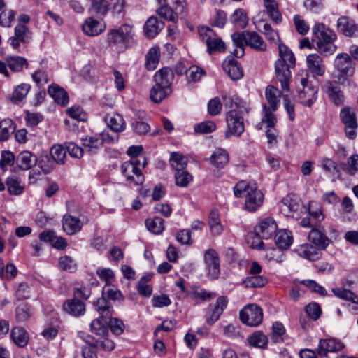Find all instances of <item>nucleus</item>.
<instances>
[{
	"instance_id": "obj_61",
	"label": "nucleus",
	"mask_w": 358,
	"mask_h": 358,
	"mask_svg": "<svg viewBox=\"0 0 358 358\" xmlns=\"http://www.w3.org/2000/svg\"><path fill=\"white\" fill-rule=\"evenodd\" d=\"M32 315L31 308L27 305L18 306L15 310V318L18 322L27 321Z\"/></svg>"
},
{
	"instance_id": "obj_35",
	"label": "nucleus",
	"mask_w": 358,
	"mask_h": 358,
	"mask_svg": "<svg viewBox=\"0 0 358 358\" xmlns=\"http://www.w3.org/2000/svg\"><path fill=\"white\" fill-rule=\"evenodd\" d=\"M104 138L102 135L87 136L82 138L83 145L86 151L94 153L103 145Z\"/></svg>"
},
{
	"instance_id": "obj_60",
	"label": "nucleus",
	"mask_w": 358,
	"mask_h": 358,
	"mask_svg": "<svg viewBox=\"0 0 358 358\" xmlns=\"http://www.w3.org/2000/svg\"><path fill=\"white\" fill-rule=\"evenodd\" d=\"M282 248H271L266 250L265 258L268 261H273L278 263H281L284 261L285 255Z\"/></svg>"
},
{
	"instance_id": "obj_38",
	"label": "nucleus",
	"mask_w": 358,
	"mask_h": 358,
	"mask_svg": "<svg viewBox=\"0 0 358 358\" xmlns=\"http://www.w3.org/2000/svg\"><path fill=\"white\" fill-rule=\"evenodd\" d=\"M48 93L58 104L66 106L69 102L67 92L57 85H50L48 87Z\"/></svg>"
},
{
	"instance_id": "obj_63",
	"label": "nucleus",
	"mask_w": 358,
	"mask_h": 358,
	"mask_svg": "<svg viewBox=\"0 0 358 358\" xmlns=\"http://www.w3.org/2000/svg\"><path fill=\"white\" fill-rule=\"evenodd\" d=\"M267 280L265 278L261 275H252L248 277L244 281L243 284L245 287H261L266 285Z\"/></svg>"
},
{
	"instance_id": "obj_51",
	"label": "nucleus",
	"mask_w": 358,
	"mask_h": 358,
	"mask_svg": "<svg viewBox=\"0 0 358 358\" xmlns=\"http://www.w3.org/2000/svg\"><path fill=\"white\" fill-rule=\"evenodd\" d=\"M6 185L8 192L11 195H20L24 191V185L21 184V180L17 177H8L6 179Z\"/></svg>"
},
{
	"instance_id": "obj_13",
	"label": "nucleus",
	"mask_w": 358,
	"mask_h": 358,
	"mask_svg": "<svg viewBox=\"0 0 358 358\" xmlns=\"http://www.w3.org/2000/svg\"><path fill=\"white\" fill-rule=\"evenodd\" d=\"M278 225L275 221L271 217L262 220L255 227V233L261 238L268 239L276 232Z\"/></svg>"
},
{
	"instance_id": "obj_47",
	"label": "nucleus",
	"mask_w": 358,
	"mask_h": 358,
	"mask_svg": "<svg viewBox=\"0 0 358 358\" xmlns=\"http://www.w3.org/2000/svg\"><path fill=\"white\" fill-rule=\"evenodd\" d=\"M187 295L196 303L208 301L215 297V294L212 292L205 289L199 290L195 287H193L191 290H188Z\"/></svg>"
},
{
	"instance_id": "obj_32",
	"label": "nucleus",
	"mask_w": 358,
	"mask_h": 358,
	"mask_svg": "<svg viewBox=\"0 0 358 358\" xmlns=\"http://www.w3.org/2000/svg\"><path fill=\"white\" fill-rule=\"evenodd\" d=\"M210 163L217 169H223L229 161V155L226 150L217 148L210 157Z\"/></svg>"
},
{
	"instance_id": "obj_49",
	"label": "nucleus",
	"mask_w": 358,
	"mask_h": 358,
	"mask_svg": "<svg viewBox=\"0 0 358 358\" xmlns=\"http://www.w3.org/2000/svg\"><path fill=\"white\" fill-rule=\"evenodd\" d=\"M171 167L176 171L185 169L187 165L188 159L182 154L176 152L171 155L169 159Z\"/></svg>"
},
{
	"instance_id": "obj_59",
	"label": "nucleus",
	"mask_w": 358,
	"mask_h": 358,
	"mask_svg": "<svg viewBox=\"0 0 358 358\" xmlns=\"http://www.w3.org/2000/svg\"><path fill=\"white\" fill-rule=\"evenodd\" d=\"M90 10L101 16H105L109 10L106 0H90Z\"/></svg>"
},
{
	"instance_id": "obj_14",
	"label": "nucleus",
	"mask_w": 358,
	"mask_h": 358,
	"mask_svg": "<svg viewBox=\"0 0 358 358\" xmlns=\"http://www.w3.org/2000/svg\"><path fill=\"white\" fill-rule=\"evenodd\" d=\"M306 66L308 69L314 75L323 76L326 72V65L324 59L317 53L307 55Z\"/></svg>"
},
{
	"instance_id": "obj_50",
	"label": "nucleus",
	"mask_w": 358,
	"mask_h": 358,
	"mask_svg": "<svg viewBox=\"0 0 358 358\" xmlns=\"http://www.w3.org/2000/svg\"><path fill=\"white\" fill-rule=\"evenodd\" d=\"M208 223L212 234L214 236L220 235L222 231V227L220 222V214L217 210H212L209 215Z\"/></svg>"
},
{
	"instance_id": "obj_31",
	"label": "nucleus",
	"mask_w": 358,
	"mask_h": 358,
	"mask_svg": "<svg viewBox=\"0 0 358 358\" xmlns=\"http://www.w3.org/2000/svg\"><path fill=\"white\" fill-rule=\"evenodd\" d=\"M164 23L155 17H150L144 25V34L147 38L155 37L163 29Z\"/></svg>"
},
{
	"instance_id": "obj_10",
	"label": "nucleus",
	"mask_w": 358,
	"mask_h": 358,
	"mask_svg": "<svg viewBox=\"0 0 358 358\" xmlns=\"http://www.w3.org/2000/svg\"><path fill=\"white\" fill-rule=\"evenodd\" d=\"M308 238L320 250H325L331 243V240L326 234L324 227L320 223L315 222Z\"/></svg>"
},
{
	"instance_id": "obj_34",
	"label": "nucleus",
	"mask_w": 358,
	"mask_h": 358,
	"mask_svg": "<svg viewBox=\"0 0 358 358\" xmlns=\"http://www.w3.org/2000/svg\"><path fill=\"white\" fill-rule=\"evenodd\" d=\"M10 337L14 343L20 348L25 347L29 339L28 333L21 327H13L10 332Z\"/></svg>"
},
{
	"instance_id": "obj_25",
	"label": "nucleus",
	"mask_w": 358,
	"mask_h": 358,
	"mask_svg": "<svg viewBox=\"0 0 358 358\" xmlns=\"http://www.w3.org/2000/svg\"><path fill=\"white\" fill-rule=\"evenodd\" d=\"M227 303L228 301L226 297H219L217 299L214 307L206 316V322L209 324H213L217 321L226 308Z\"/></svg>"
},
{
	"instance_id": "obj_55",
	"label": "nucleus",
	"mask_w": 358,
	"mask_h": 358,
	"mask_svg": "<svg viewBox=\"0 0 358 358\" xmlns=\"http://www.w3.org/2000/svg\"><path fill=\"white\" fill-rule=\"evenodd\" d=\"M271 108L268 107L266 105L263 106L262 123L266 124L267 127H274L277 123V118L273 114Z\"/></svg>"
},
{
	"instance_id": "obj_26",
	"label": "nucleus",
	"mask_w": 358,
	"mask_h": 358,
	"mask_svg": "<svg viewBox=\"0 0 358 358\" xmlns=\"http://www.w3.org/2000/svg\"><path fill=\"white\" fill-rule=\"evenodd\" d=\"M106 25L102 21L93 17L87 18L83 25V31L92 36H97L104 31Z\"/></svg>"
},
{
	"instance_id": "obj_28",
	"label": "nucleus",
	"mask_w": 358,
	"mask_h": 358,
	"mask_svg": "<svg viewBox=\"0 0 358 358\" xmlns=\"http://www.w3.org/2000/svg\"><path fill=\"white\" fill-rule=\"evenodd\" d=\"M37 163V157L29 151L24 150L17 157V164L22 170H29Z\"/></svg>"
},
{
	"instance_id": "obj_2",
	"label": "nucleus",
	"mask_w": 358,
	"mask_h": 358,
	"mask_svg": "<svg viewBox=\"0 0 358 358\" xmlns=\"http://www.w3.org/2000/svg\"><path fill=\"white\" fill-rule=\"evenodd\" d=\"M225 107L230 108L226 116L227 129L224 135L227 138L231 136H239L244 131L243 118L242 113L245 110L241 105V101L236 96L229 97L225 103Z\"/></svg>"
},
{
	"instance_id": "obj_5",
	"label": "nucleus",
	"mask_w": 358,
	"mask_h": 358,
	"mask_svg": "<svg viewBox=\"0 0 358 358\" xmlns=\"http://www.w3.org/2000/svg\"><path fill=\"white\" fill-rule=\"evenodd\" d=\"M301 76L300 77L298 75L296 77L301 86V88L299 87L298 90L299 98L303 106L310 107L317 99L318 89L309 82L307 71H303Z\"/></svg>"
},
{
	"instance_id": "obj_45",
	"label": "nucleus",
	"mask_w": 358,
	"mask_h": 358,
	"mask_svg": "<svg viewBox=\"0 0 358 358\" xmlns=\"http://www.w3.org/2000/svg\"><path fill=\"white\" fill-rule=\"evenodd\" d=\"M108 319H102L99 317L94 320L90 324L91 331L101 337H104L108 335Z\"/></svg>"
},
{
	"instance_id": "obj_23",
	"label": "nucleus",
	"mask_w": 358,
	"mask_h": 358,
	"mask_svg": "<svg viewBox=\"0 0 358 358\" xmlns=\"http://www.w3.org/2000/svg\"><path fill=\"white\" fill-rule=\"evenodd\" d=\"M295 252L299 256L309 261H316L321 257V253L315 245L309 243L299 245Z\"/></svg>"
},
{
	"instance_id": "obj_6",
	"label": "nucleus",
	"mask_w": 358,
	"mask_h": 358,
	"mask_svg": "<svg viewBox=\"0 0 358 358\" xmlns=\"http://www.w3.org/2000/svg\"><path fill=\"white\" fill-rule=\"evenodd\" d=\"M132 27L123 24L117 29H113L107 34L106 41L110 46L127 48L132 38Z\"/></svg>"
},
{
	"instance_id": "obj_37",
	"label": "nucleus",
	"mask_w": 358,
	"mask_h": 358,
	"mask_svg": "<svg viewBox=\"0 0 358 358\" xmlns=\"http://www.w3.org/2000/svg\"><path fill=\"white\" fill-rule=\"evenodd\" d=\"M157 2L160 5L157 10L158 15L170 22H176L178 18V13H179L176 10L173 11L167 4L166 0H157Z\"/></svg>"
},
{
	"instance_id": "obj_9",
	"label": "nucleus",
	"mask_w": 358,
	"mask_h": 358,
	"mask_svg": "<svg viewBox=\"0 0 358 358\" xmlns=\"http://www.w3.org/2000/svg\"><path fill=\"white\" fill-rule=\"evenodd\" d=\"M262 310L256 305H248L240 311V320L243 324L248 326H258L262 323Z\"/></svg>"
},
{
	"instance_id": "obj_58",
	"label": "nucleus",
	"mask_w": 358,
	"mask_h": 358,
	"mask_svg": "<svg viewBox=\"0 0 358 358\" xmlns=\"http://www.w3.org/2000/svg\"><path fill=\"white\" fill-rule=\"evenodd\" d=\"M145 224L148 229L153 234H159L164 230V220L159 217L146 220Z\"/></svg>"
},
{
	"instance_id": "obj_8",
	"label": "nucleus",
	"mask_w": 358,
	"mask_h": 358,
	"mask_svg": "<svg viewBox=\"0 0 358 358\" xmlns=\"http://www.w3.org/2000/svg\"><path fill=\"white\" fill-rule=\"evenodd\" d=\"M333 66L343 77H352L355 73V63L348 53L341 52L336 55Z\"/></svg>"
},
{
	"instance_id": "obj_43",
	"label": "nucleus",
	"mask_w": 358,
	"mask_h": 358,
	"mask_svg": "<svg viewBox=\"0 0 358 358\" xmlns=\"http://www.w3.org/2000/svg\"><path fill=\"white\" fill-rule=\"evenodd\" d=\"M9 69L14 72H20L24 68L27 69L29 63L24 57L20 56H10L6 59Z\"/></svg>"
},
{
	"instance_id": "obj_12",
	"label": "nucleus",
	"mask_w": 358,
	"mask_h": 358,
	"mask_svg": "<svg viewBox=\"0 0 358 358\" xmlns=\"http://www.w3.org/2000/svg\"><path fill=\"white\" fill-rule=\"evenodd\" d=\"M292 66H289L275 62V75L278 81L280 83L283 90L289 91V84L292 78L290 69Z\"/></svg>"
},
{
	"instance_id": "obj_4",
	"label": "nucleus",
	"mask_w": 358,
	"mask_h": 358,
	"mask_svg": "<svg viewBox=\"0 0 358 358\" xmlns=\"http://www.w3.org/2000/svg\"><path fill=\"white\" fill-rule=\"evenodd\" d=\"M141 158L142 161L140 159H131L122 164V172L129 185H141L145 180L141 171L145 168L147 162L144 157H141Z\"/></svg>"
},
{
	"instance_id": "obj_16",
	"label": "nucleus",
	"mask_w": 358,
	"mask_h": 358,
	"mask_svg": "<svg viewBox=\"0 0 358 358\" xmlns=\"http://www.w3.org/2000/svg\"><path fill=\"white\" fill-rule=\"evenodd\" d=\"M344 344L336 338L320 339L317 350V354L321 357H327V352H334L341 350Z\"/></svg>"
},
{
	"instance_id": "obj_56",
	"label": "nucleus",
	"mask_w": 358,
	"mask_h": 358,
	"mask_svg": "<svg viewBox=\"0 0 358 358\" xmlns=\"http://www.w3.org/2000/svg\"><path fill=\"white\" fill-rule=\"evenodd\" d=\"M332 292L336 296L341 299L350 301L355 303H358V296L349 289L337 287L332 289Z\"/></svg>"
},
{
	"instance_id": "obj_21",
	"label": "nucleus",
	"mask_w": 358,
	"mask_h": 358,
	"mask_svg": "<svg viewBox=\"0 0 358 358\" xmlns=\"http://www.w3.org/2000/svg\"><path fill=\"white\" fill-rule=\"evenodd\" d=\"M83 227L81 220L69 214L64 215L62 219V229L68 235H73L79 232Z\"/></svg>"
},
{
	"instance_id": "obj_15",
	"label": "nucleus",
	"mask_w": 358,
	"mask_h": 358,
	"mask_svg": "<svg viewBox=\"0 0 358 358\" xmlns=\"http://www.w3.org/2000/svg\"><path fill=\"white\" fill-rule=\"evenodd\" d=\"M336 27L338 31L347 37L358 36V24L347 16L339 17L337 20Z\"/></svg>"
},
{
	"instance_id": "obj_3",
	"label": "nucleus",
	"mask_w": 358,
	"mask_h": 358,
	"mask_svg": "<svg viewBox=\"0 0 358 358\" xmlns=\"http://www.w3.org/2000/svg\"><path fill=\"white\" fill-rule=\"evenodd\" d=\"M236 197H245V208L249 212L256 211L264 202V194L255 184L245 181L238 182L234 187Z\"/></svg>"
},
{
	"instance_id": "obj_39",
	"label": "nucleus",
	"mask_w": 358,
	"mask_h": 358,
	"mask_svg": "<svg viewBox=\"0 0 358 358\" xmlns=\"http://www.w3.org/2000/svg\"><path fill=\"white\" fill-rule=\"evenodd\" d=\"M31 87L28 83H21L15 86L10 96L11 101L16 104L22 102L27 97Z\"/></svg>"
},
{
	"instance_id": "obj_19",
	"label": "nucleus",
	"mask_w": 358,
	"mask_h": 358,
	"mask_svg": "<svg viewBox=\"0 0 358 358\" xmlns=\"http://www.w3.org/2000/svg\"><path fill=\"white\" fill-rule=\"evenodd\" d=\"M299 208L300 199L296 194H287L281 201L280 209L286 216H292Z\"/></svg>"
},
{
	"instance_id": "obj_42",
	"label": "nucleus",
	"mask_w": 358,
	"mask_h": 358,
	"mask_svg": "<svg viewBox=\"0 0 358 358\" xmlns=\"http://www.w3.org/2000/svg\"><path fill=\"white\" fill-rule=\"evenodd\" d=\"M275 243L280 248H289L293 243L291 232L285 229L279 230L275 236Z\"/></svg>"
},
{
	"instance_id": "obj_30",
	"label": "nucleus",
	"mask_w": 358,
	"mask_h": 358,
	"mask_svg": "<svg viewBox=\"0 0 358 358\" xmlns=\"http://www.w3.org/2000/svg\"><path fill=\"white\" fill-rule=\"evenodd\" d=\"M245 45H248L257 51H265L266 50V43L257 32L245 31Z\"/></svg>"
},
{
	"instance_id": "obj_53",
	"label": "nucleus",
	"mask_w": 358,
	"mask_h": 358,
	"mask_svg": "<svg viewBox=\"0 0 358 358\" xmlns=\"http://www.w3.org/2000/svg\"><path fill=\"white\" fill-rule=\"evenodd\" d=\"M15 127L11 120H3L0 122V141H6L14 131Z\"/></svg>"
},
{
	"instance_id": "obj_7",
	"label": "nucleus",
	"mask_w": 358,
	"mask_h": 358,
	"mask_svg": "<svg viewBox=\"0 0 358 358\" xmlns=\"http://www.w3.org/2000/svg\"><path fill=\"white\" fill-rule=\"evenodd\" d=\"M199 34L201 40L206 43L210 54L225 50L224 43L211 29L206 27H200Z\"/></svg>"
},
{
	"instance_id": "obj_54",
	"label": "nucleus",
	"mask_w": 358,
	"mask_h": 358,
	"mask_svg": "<svg viewBox=\"0 0 358 358\" xmlns=\"http://www.w3.org/2000/svg\"><path fill=\"white\" fill-rule=\"evenodd\" d=\"M193 180V176L186 169L176 171L175 180L178 187H187Z\"/></svg>"
},
{
	"instance_id": "obj_11",
	"label": "nucleus",
	"mask_w": 358,
	"mask_h": 358,
	"mask_svg": "<svg viewBox=\"0 0 358 358\" xmlns=\"http://www.w3.org/2000/svg\"><path fill=\"white\" fill-rule=\"evenodd\" d=\"M340 116L345 126L346 136L350 139H355L357 136V122L354 110L350 108H344L341 110Z\"/></svg>"
},
{
	"instance_id": "obj_18",
	"label": "nucleus",
	"mask_w": 358,
	"mask_h": 358,
	"mask_svg": "<svg viewBox=\"0 0 358 358\" xmlns=\"http://www.w3.org/2000/svg\"><path fill=\"white\" fill-rule=\"evenodd\" d=\"M204 260L208 270V274L213 278H217L220 275V261L217 252L208 249L204 254Z\"/></svg>"
},
{
	"instance_id": "obj_52",
	"label": "nucleus",
	"mask_w": 358,
	"mask_h": 358,
	"mask_svg": "<svg viewBox=\"0 0 358 358\" xmlns=\"http://www.w3.org/2000/svg\"><path fill=\"white\" fill-rule=\"evenodd\" d=\"M231 22L240 28H245L248 24V17L246 13L243 9L238 8L232 14Z\"/></svg>"
},
{
	"instance_id": "obj_48",
	"label": "nucleus",
	"mask_w": 358,
	"mask_h": 358,
	"mask_svg": "<svg viewBox=\"0 0 358 358\" xmlns=\"http://www.w3.org/2000/svg\"><path fill=\"white\" fill-rule=\"evenodd\" d=\"M160 57L159 47L151 48L146 55L145 66L148 70H154L157 68Z\"/></svg>"
},
{
	"instance_id": "obj_22",
	"label": "nucleus",
	"mask_w": 358,
	"mask_h": 358,
	"mask_svg": "<svg viewBox=\"0 0 358 358\" xmlns=\"http://www.w3.org/2000/svg\"><path fill=\"white\" fill-rule=\"evenodd\" d=\"M64 311L72 316L80 317L85 313V305L76 298L66 300L63 304Z\"/></svg>"
},
{
	"instance_id": "obj_29",
	"label": "nucleus",
	"mask_w": 358,
	"mask_h": 358,
	"mask_svg": "<svg viewBox=\"0 0 358 358\" xmlns=\"http://www.w3.org/2000/svg\"><path fill=\"white\" fill-rule=\"evenodd\" d=\"M173 73L171 69L164 67L155 73L154 80L156 85L171 87V83L173 80Z\"/></svg>"
},
{
	"instance_id": "obj_46",
	"label": "nucleus",
	"mask_w": 358,
	"mask_h": 358,
	"mask_svg": "<svg viewBox=\"0 0 358 358\" xmlns=\"http://www.w3.org/2000/svg\"><path fill=\"white\" fill-rule=\"evenodd\" d=\"M171 92V87H167V88H165L164 86L155 84L150 90V97L153 102L158 103L170 94Z\"/></svg>"
},
{
	"instance_id": "obj_57",
	"label": "nucleus",
	"mask_w": 358,
	"mask_h": 358,
	"mask_svg": "<svg viewBox=\"0 0 358 358\" xmlns=\"http://www.w3.org/2000/svg\"><path fill=\"white\" fill-rule=\"evenodd\" d=\"M248 341L251 345L261 348H265L268 343L266 336L259 331L250 336Z\"/></svg>"
},
{
	"instance_id": "obj_17",
	"label": "nucleus",
	"mask_w": 358,
	"mask_h": 358,
	"mask_svg": "<svg viewBox=\"0 0 358 358\" xmlns=\"http://www.w3.org/2000/svg\"><path fill=\"white\" fill-rule=\"evenodd\" d=\"M30 38L28 28L24 24L18 23L14 29V36L9 38L8 43L17 50L20 48V43H27Z\"/></svg>"
},
{
	"instance_id": "obj_62",
	"label": "nucleus",
	"mask_w": 358,
	"mask_h": 358,
	"mask_svg": "<svg viewBox=\"0 0 358 358\" xmlns=\"http://www.w3.org/2000/svg\"><path fill=\"white\" fill-rule=\"evenodd\" d=\"M308 213L310 218L315 220L317 223L322 221L324 219V215L322 211V208L317 206V204L314 201H310L308 206Z\"/></svg>"
},
{
	"instance_id": "obj_44",
	"label": "nucleus",
	"mask_w": 358,
	"mask_h": 358,
	"mask_svg": "<svg viewBox=\"0 0 358 358\" xmlns=\"http://www.w3.org/2000/svg\"><path fill=\"white\" fill-rule=\"evenodd\" d=\"M232 41L236 46L233 55L236 57H241L244 55V45H245V31L235 32L231 35Z\"/></svg>"
},
{
	"instance_id": "obj_40",
	"label": "nucleus",
	"mask_w": 358,
	"mask_h": 358,
	"mask_svg": "<svg viewBox=\"0 0 358 358\" xmlns=\"http://www.w3.org/2000/svg\"><path fill=\"white\" fill-rule=\"evenodd\" d=\"M278 52L279 58L276 62H280V63H282L283 64L294 66L296 59L291 50H289L285 44L279 43Z\"/></svg>"
},
{
	"instance_id": "obj_20",
	"label": "nucleus",
	"mask_w": 358,
	"mask_h": 358,
	"mask_svg": "<svg viewBox=\"0 0 358 358\" xmlns=\"http://www.w3.org/2000/svg\"><path fill=\"white\" fill-rule=\"evenodd\" d=\"M222 68L225 73L234 80H239L243 77V71L239 63L232 57H227L222 63Z\"/></svg>"
},
{
	"instance_id": "obj_33",
	"label": "nucleus",
	"mask_w": 358,
	"mask_h": 358,
	"mask_svg": "<svg viewBox=\"0 0 358 358\" xmlns=\"http://www.w3.org/2000/svg\"><path fill=\"white\" fill-rule=\"evenodd\" d=\"M93 305L102 319H110L113 315L114 310L112 304L103 296L98 299L93 303Z\"/></svg>"
},
{
	"instance_id": "obj_64",
	"label": "nucleus",
	"mask_w": 358,
	"mask_h": 358,
	"mask_svg": "<svg viewBox=\"0 0 358 358\" xmlns=\"http://www.w3.org/2000/svg\"><path fill=\"white\" fill-rule=\"evenodd\" d=\"M50 155L57 163L63 164L66 157V150L60 145H55L51 148Z\"/></svg>"
},
{
	"instance_id": "obj_41",
	"label": "nucleus",
	"mask_w": 358,
	"mask_h": 358,
	"mask_svg": "<svg viewBox=\"0 0 358 358\" xmlns=\"http://www.w3.org/2000/svg\"><path fill=\"white\" fill-rule=\"evenodd\" d=\"M106 122L107 125L115 132L119 133L124 130L125 122L119 114L113 113L112 115H108L106 117Z\"/></svg>"
},
{
	"instance_id": "obj_24",
	"label": "nucleus",
	"mask_w": 358,
	"mask_h": 358,
	"mask_svg": "<svg viewBox=\"0 0 358 358\" xmlns=\"http://www.w3.org/2000/svg\"><path fill=\"white\" fill-rule=\"evenodd\" d=\"M263 6L269 18L276 24L282 21V16L276 0H263Z\"/></svg>"
},
{
	"instance_id": "obj_36",
	"label": "nucleus",
	"mask_w": 358,
	"mask_h": 358,
	"mask_svg": "<svg viewBox=\"0 0 358 358\" xmlns=\"http://www.w3.org/2000/svg\"><path fill=\"white\" fill-rule=\"evenodd\" d=\"M265 96L269 104L268 107L273 110H277L280 104L281 92L274 86L269 85L266 88Z\"/></svg>"
},
{
	"instance_id": "obj_1",
	"label": "nucleus",
	"mask_w": 358,
	"mask_h": 358,
	"mask_svg": "<svg viewBox=\"0 0 358 358\" xmlns=\"http://www.w3.org/2000/svg\"><path fill=\"white\" fill-rule=\"evenodd\" d=\"M312 44L320 54L331 55L337 50L334 44L337 38L336 33L323 23H315L312 28Z\"/></svg>"
},
{
	"instance_id": "obj_27",
	"label": "nucleus",
	"mask_w": 358,
	"mask_h": 358,
	"mask_svg": "<svg viewBox=\"0 0 358 358\" xmlns=\"http://www.w3.org/2000/svg\"><path fill=\"white\" fill-rule=\"evenodd\" d=\"M324 87L328 96L335 105L340 106L343 104L344 101L343 93L334 83L327 80L324 83Z\"/></svg>"
}]
</instances>
